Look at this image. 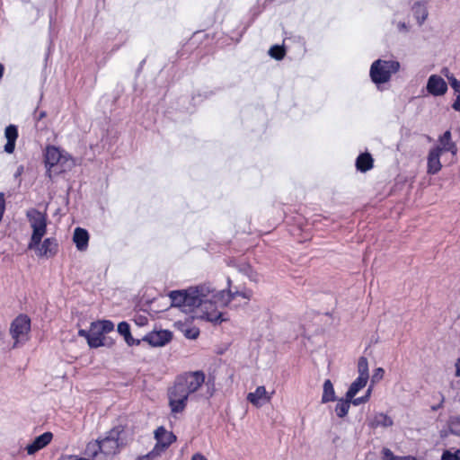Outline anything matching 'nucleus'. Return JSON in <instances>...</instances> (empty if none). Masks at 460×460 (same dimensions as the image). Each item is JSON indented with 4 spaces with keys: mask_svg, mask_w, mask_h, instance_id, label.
I'll use <instances>...</instances> for the list:
<instances>
[{
    "mask_svg": "<svg viewBox=\"0 0 460 460\" xmlns=\"http://www.w3.org/2000/svg\"><path fill=\"white\" fill-rule=\"evenodd\" d=\"M208 296L209 290L207 284L182 290H173L169 294L171 305L181 308L184 313H192L196 308L201 307L202 314L199 318L215 324L226 321L223 314L217 309L208 310Z\"/></svg>",
    "mask_w": 460,
    "mask_h": 460,
    "instance_id": "obj_1",
    "label": "nucleus"
},
{
    "mask_svg": "<svg viewBox=\"0 0 460 460\" xmlns=\"http://www.w3.org/2000/svg\"><path fill=\"white\" fill-rule=\"evenodd\" d=\"M205 374L202 371L187 372L176 377L168 390L169 406L172 413L184 411L189 397H191L204 384Z\"/></svg>",
    "mask_w": 460,
    "mask_h": 460,
    "instance_id": "obj_2",
    "label": "nucleus"
},
{
    "mask_svg": "<svg viewBox=\"0 0 460 460\" xmlns=\"http://www.w3.org/2000/svg\"><path fill=\"white\" fill-rule=\"evenodd\" d=\"M401 65L394 59H376L369 70L372 82L379 87L380 84L390 81L392 75L400 70Z\"/></svg>",
    "mask_w": 460,
    "mask_h": 460,
    "instance_id": "obj_3",
    "label": "nucleus"
},
{
    "mask_svg": "<svg viewBox=\"0 0 460 460\" xmlns=\"http://www.w3.org/2000/svg\"><path fill=\"white\" fill-rule=\"evenodd\" d=\"M26 217L32 228L31 242L28 245L29 249L34 250L41 243L42 237L47 231L46 215L36 208L27 210Z\"/></svg>",
    "mask_w": 460,
    "mask_h": 460,
    "instance_id": "obj_4",
    "label": "nucleus"
},
{
    "mask_svg": "<svg viewBox=\"0 0 460 460\" xmlns=\"http://www.w3.org/2000/svg\"><path fill=\"white\" fill-rule=\"evenodd\" d=\"M155 438L156 443L154 448L146 455L139 456L138 460L157 459L176 440V436L161 426L155 430Z\"/></svg>",
    "mask_w": 460,
    "mask_h": 460,
    "instance_id": "obj_5",
    "label": "nucleus"
},
{
    "mask_svg": "<svg viewBox=\"0 0 460 460\" xmlns=\"http://www.w3.org/2000/svg\"><path fill=\"white\" fill-rule=\"evenodd\" d=\"M123 434L124 427L121 425L115 426L106 432L104 438L99 439L101 453L105 456H114L119 453L120 447L124 445Z\"/></svg>",
    "mask_w": 460,
    "mask_h": 460,
    "instance_id": "obj_6",
    "label": "nucleus"
},
{
    "mask_svg": "<svg viewBox=\"0 0 460 460\" xmlns=\"http://www.w3.org/2000/svg\"><path fill=\"white\" fill-rule=\"evenodd\" d=\"M30 331L31 319L26 314H19L10 325V334L14 340L13 348H16L27 341Z\"/></svg>",
    "mask_w": 460,
    "mask_h": 460,
    "instance_id": "obj_7",
    "label": "nucleus"
},
{
    "mask_svg": "<svg viewBox=\"0 0 460 460\" xmlns=\"http://www.w3.org/2000/svg\"><path fill=\"white\" fill-rule=\"evenodd\" d=\"M209 290V296H208V310L217 309V307L227 306L233 300V295L231 289H223L217 291L210 284H207Z\"/></svg>",
    "mask_w": 460,
    "mask_h": 460,
    "instance_id": "obj_8",
    "label": "nucleus"
},
{
    "mask_svg": "<svg viewBox=\"0 0 460 460\" xmlns=\"http://www.w3.org/2000/svg\"><path fill=\"white\" fill-rule=\"evenodd\" d=\"M427 91L433 96L444 95L447 91L446 81L438 75H431L427 82Z\"/></svg>",
    "mask_w": 460,
    "mask_h": 460,
    "instance_id": "obj_9",
    "label": "nucleus"
},
{
    "mask_svg": "<svg viewBox=\"0 0 460 460\" xmlns=\"http://www.w3.org/2000/svg\"><path fill=\"white\" fill-rule=\"evenodd\" d=\"M172 339V333L169 331L162 330L152 332L145 335L142 341H146L153 347H162L168 343Z\"/></svg>",
    "mask_w": 460,
    "mask_h": 460,
    "instance_id": "obj_10",
    "label": "nucleus"
},
{
    "mask_svg": "<svg viewBox=\"0 0 460 460\" xmlns=\"http://www.w3.org/2000/svg\"><path fill=\"white\" fill-rule=\"evenodd\" d=\"M438 146L434 148H438L439 152H449L452 155H456L457 146L456 144L452 140V135L450 130H447L438 137Z\"/></svg>",
    "mask_w": 460,
    "mask_h": 460,
    "instance_id": "obj_11",
    "label": "nucleus"
},
{
    "mask_svg": "<svg viewBox=\"0 0 460 460\" xmlns=\"http://www.w3.org/2000/svg\"><path fill=\"white\" fill-rule=\"evenodd\" d=\"M53 438V434L51 432H45L40 436H38L32 443L29 444L26 447V450L28 455H33L39 450L42 449L46 446H48Z\"/></svg>",
    "mask_w": 460,
    "mask_h": 460,
    "instance_id": "obj_12",
    "label": "nucleus"
},
{
    "mask_svg": "<svg viewBox=\"0 0 460 460\" xmlns=\"http://www.w3.org/2000/svg\"><path fill=\"white\" fill-rule=\"evenodd\" d=\"M440 156L441 153L438 148H431L429 150L427 159V172L429 174H436L441 170Z\"/></svg>",
    "mask_w": 460,
    "mask_h": 460,
    "instance_id": "obj_13",
    "label": "nucleus"
},
{
    "mask_svg": "<svg viewBox=\"0 0 460 460\" xmlns=\"http://www.w3.org/2000/svg\"><path fill=\"white\" fill-rule=\"evenodd\" d=\"M247 400L256 407H261L266 402H270V396L268 395L266 388L261 385L258 386L252 393H249Z\"/></svg>",
    "mask_w": 460,
    "mask_h": 460,
    "instance_id": "obj_14",
    "label": "nucleus"
},
{
    "mask_svg": "<svg viewBox=\"0 0 460 460\" xmlns=\"http://www.w3.org/2000/svg\"><path fill=\"white\" fill-rule=\"evenodd\" d=\"M4 137L7 140L4 150L7 154H13L15 148V142L18 137V128L15 125H9L5 128Z\"/></svg>",
    "mask_w": 460,
    "mask_h": 460,
    "instance_id": "obj_15",
    "label": "nucleus"
},
{
    "mask_svg": "<svg viewBox=\"0 0 460 460\" xmlns=\"http://www.w3.org/2000/svg\"><path fill=\"white\" fill-rule=\"evenodd\" d=\"M73 242L78 251H85L88 248L89 243V234L87 230L76 227L74 231Z\"/></svg>",
    "mask_w": 460,
    "mask_h": 460,
    "instance_id": "obj_16",
    "label": "nucleus"
},
{
    "mask_svg": "<svg viewBox=\"0 0 460 460\" xmlns=\"http://www.w3.org/2000/svg\"><path fill=\"white\" fill-rule=\"evenodd\" d=\"M39 256H52L57 252L58 243L54 238H46L37 246Z\"/></svg>",
    "mask_w": 460,
    "mask_h": 460,
    "instance_id": "obj_17",
    "label": "nucleus"
},
{
    "mask_svg": "<svg viewBox=\"0 0 460 460\" xmlns=\"http://www.w3.org/2000/svg\"><path fill=\"white\" fill-rule=\"evenodd\" d=\"M393 424L394 420L392 418L383 412L376 413L373 418L368 420V426L372 429L378 427L389 428L393 426Z\"/></svg>",
    "mask_w": 460,
    "mask_h": 460,
    "instance_id": "obj_18",
    "label": "nucleus"
},
{
    "mask_svg": "<svg viewBox=\"0 0 460 460\" xmlns=\"http://www.w3.org/2000/svg\"><path fill=\"white\" fill-rule=\"evenodd\" d=\"M414 18L419 25H422L428 17V8L425 2H416L411 7Z\"/></svg>",
    "mask_w": 460,
    "mask_h": 460,
    "instance_id": "obj_19",
    "label": "nucleus"
},
{
    "mask_svg": "<svg viewBox=\"0 0 460 460\" xmlns=\"http://www.w3.org/2000/svg\"><path fill=\"white\" fill-rule=\"evenodd\" d=\"M60 159L61 152L58 147L54 146H47L45 151V163L47 166L53 167L58 164Z\"/></svg>",
    "mask_w": 460,
    "mask_h": 460,
    "instance_id": "obj_20",
    "label": "nucleus"
},
{
    "mask_svg": "<svg viewBox=\"0 0 460 460\" xmlns=\"http://www.w3.org/2000/svg\"><path fill=\"white\" fill-rule=\"evenodd\" d=\"M374 160L369 153L360 154L356 159V167L361 172H366L373 168Z\"/></svg>",
    "mask_w": 460,
    "mask_h": 460,
    "instance_id": "obj_21",
    "label": "nucleus"
},
{
    "mask_svg": "<svg viewBox=\"0 0 460 460\" xmlns=\"http://www.w3.org/2000/svg\"><path fill=\"white\" fill-rule=\"evenodd\" d=\"M118 332L124 337L125 341L128 346L139 345L141 342L140 340H136L132 337L130 326L127 322H120L118 324Z\"/></svg>",
    "mask_w": 460,
    "mask_h": 460,
    "instance_id": "obj_22",
    "label": "nucleus"
},
{
    "mask_svg": "<svg viewBox=\"0 0 460 460\" xmlns=\"http://www.w3.org/2000/svg\"><path fill=\"white\" fill-rule=\"evenodd\" d=\"M446 71L448 73L447 69H446ZM445 75L456 95V100L452 104V108L456 111H460V81H458L453 75Z\"/></svg>",
    "mask_w": 460,
    "mask_h": 460,
    "instance_id": "obj_23",
    "label": "nucleus"
},
{
    "mask_svg": "<svg viewBox=\"0 0 460 460\" xmlns=\"http://www.w3.org/2000/svg\"><path fill=\"white\" fill-rule=\"evenodd\" d=\"M368 379L358 376L355 381L350 385L349 387L346 397L349 399H353L355 395L363 388L366 386L367 382Z\"/></svg>",
    "mask_w": 460,
    "mask_h": 460,
    "instance_id": "obj_24",
    "label": "nucleus"
},
{
    "mask_svg": "<svg viewBox=\"0 0 460 460\" xmlns=\"http://www.w3.org/2000/svg\"><path fill=\"white\" fill-rule=\"evenodd\" d=\"M92 330H96L102 335L114 330V323L110 320L97 321L91 323Z\"/></svg>",
    "mask_w": 460,
    "mask_h": 460,
    "instance_id": "obj_25",
    "label": "nucleus"
},
{
    "mask_svg": "<svg viewBox=\"0 0 460 460\" xmlns=\"http://www.w3.org/2000/svg\"><path fill=\"white\" fill-rule=\"evenodd\" d=\"M237 270L239 272L245 275L251 281L258 282L259 281V274L252 269V267L246 262H241L237 265Z\"/></svg>",
    "mask_w": 460,
    "mask_h": 460,
    "instance_id": "obj_26",
    "label": "nucleus"
},
{
    "mask_svg": "<svg viewBox=\"0 0 460 460\" xmlns=\"http://www.w3.org/2000/svg\"><path fill=\"white\" fill-rule=\"evenodd\" d=\"M336 400L333 385L331 380L327 379L323 383V392L322 396V402L326 403Z\"/></svg>",
    "mask_w": 460,
    "mask_h": 460,
    "instance_id": "obj_27",
    "label": "nucleus"
},
{
    "mask_svg": "<svg viewBox=\"0 0 460 460\" xmlns=\"http://www.w3.org/2000/svg\"><path fill=\"white\" fill-rule=\"evenodd\" d=\"M352 399L345 397V399H340L335 406V413L339 418L345 417L349 410Z\"/></svg>",
    "mask_w": 460,
    "mask_h": 460,
    "instance_id": "obj_28",
    "label": "nucleus"
},
{
    "mask_svg": "<svg viewBox=\"0 0 460 460\" xmlns=\"http://www.w3.org/2000/svg\"><path fill=\"white\" fill-rule=\"evenodd\" d=\"M104 339V336L96 330L91 329V335L88 337L87 343L91 348H98L105 345Z\"/></svg>",
    "mask_w": 460,
    "mask_h": 460,
    "instance_id": "obj_29",
    "label": "nucleus"
},
{
    "mask_svg": "<svg viewBox=\"0 0 460 460\" xmlns=\"http://www.w3.org/2000/svg\"><path fill=\"white\" fill-rule=\"evenodd\" d=\"M358 376H361V377H364V378H367V379L369 378L368 362H367V358L360 357L358 358Z\"/></svg>",
    "mask_w": 460,
    "mask_h": 460,
    "instance_id": "obj_30",
    "label": "nucleus"
},
{
    "mask_svg": "<svg viewBox=\"0 0 460 460\" xmlns=\"http://www.w3.org/2000/svg\"><path fill=\"white\" fill-rule=\"evenodd\" d=\"M85 452L89 456H96L97 454L101 452V444L99 439L89 442L86 446Z\"/></svg>",
    "mask_w": 460,
    "mask_h": 460,
    "instance_id": "obj_31",
    "label": "nucleus"
},
{
    "mask_svg": "<svg viewBox=\"0 0 460 460\" xmlns=\"http://www.w3.org/2000/svg\"><path fill=\"white\" fill-rule=\"evenodd\" d=\"M285 49L282 46L274 45L269 50V55L276 60H281L285 56Z\"/></svg>",
    "mask_w": 460,
    "mask_h": 460,
    "instance_id": "obj_32",
    "label": "nucleus"
},
{
    "mask_svg": "<svg viewBox=\"0 0 460 460\" xmlns=\"http://www.w3.org/2000/svg\"><path fill=\"white\" fill-rule=\"evenodd\" d=\"M449 430L452 434L460 437V415L453 417L449 421Z\"/></svg>",
    "mask_w": 460,
    "mask_h": 460,
    "instance_id": "obj_33",
    "label": "nucleus"
},
{
    "mask_svg": "<svg viewBox=\"0 0 460 460\" xmlns=\"http://www.w3.org/2000/svg\"><path fill=\"white\" fill-rule=\"evenodd\" d=\"M252 289H249V288H244L242 290H235V291H232V295H233V300L236 297V296H241L243 298H245L247 300H250L252 296Z\"/></svg>",
    "mask_w": 460,
    "mask_h": 460,
    "instance_id": "obj_34",
    "label": "nucleus"
},
{
    "mask_svg": "<svg viewBox=\"0 0 460 460\" xmlns=\"http://www.w3.org/2000/svg\"><path fill=\"white\" fill-rule=\"evenodd\" d=\"M441 460H460V449H457L455 453L445 450L442 454Z\"/></svg>",
    "mask_w": 460,
    "mask_h": 460,
    "instance_id": "obj_35",
    "label": "nucleus"
},
{
    "mask_svg": "<svg viewBox=\"0 0 460 460\" xmlns=\"http://www.w3.org/2000/svg\"><path fill=\"white\" fill-rule=\"evenodd\" d=\"M382 460H400V458L395 456L391 449L384 447L382 449Z\"/></svg>",
    "mask_w": 460,
    "mask_h": 460,
    "instance_id": "obj_36",
    "label": "nucleus"
},
{
    "mask_svg": "<svg viewBox=\"0 0 460 460\" xmlns=\"http://www.w3.org/2000/svg\"><path fill=\"white\" fill-rule=\"evenodd\" d=\"M385 374V370L382 367H377L374 370V373L371 377L372 383H377L380 381Z\"/></svg>",
    "mask_w": 460,
    "mask_h": 460,
    "instance_id": "obj_37",
    "label": "nucleus"
},
{
    "mask_svg": "<svg viewBox=\"0 0 460 460\" xmlns=\"http://www.w3.org/2000/svg\"><path fill=\"white\" fill-rule=\"evenodd\" d=\"M184 334L187 338L194 340L199 336V331L197 328H190L185 330Z\"/></svg>",
    "mask_w": 460,
    "mask_h": 460,
    "instance_id": "obj_38",
    "label": "nucleus"
},
{
    "mask_svg": "<svg viewBox=\"0 0 460 460\" xmlns=\"http://www.w3.org/2000/svg\"><path fill=\"white\" fill-rule=\"evenodd\" d=\"M438 397L439 399L438 404L431 406V410L434 411H436L439 410L440 408H442L443 404H444V401H445L444 395L441 393H438Z\"/></svg>",
    "mask_w": 460,
    "mask_h": 460,
    "instance_id": "obj_39",
    "label": "nucleus"
},
{
    "mask_svg": "<svg viewBox=\"0 0 460 460\" xmlns=\"http://www.w3.org/2000/svg\"><path fill=\"white\" fill-rule=\"evenodd\" d=\"M4 210H5V202L4 199V195L2 193H0V222L3 219Z\"/></svg>",
    "mask_w": 460,
    "mask_h": 460,
    "instance_id": "obj_40",
    "label": "nucleus"
},
{
    "mask_svg": "<svg viewBox=\"0 0 460 460\" xmlns=\"http://www.w3.org/2000/svg\"><path fill=\"white\" fill-rule=\"evenodd\" d=\"M147 318L144 315H138L135 318V323L139 325V326H143L145 324L147 323Z\"/></svg>",
    "mask_w": 460,
    "mask_h": 460,
    "instance_id": "obj_41",
    "label": "nucleus"
},
{
    "mask_svg": "<svg viewBox=\"0 0 460 460\" xmlns=\"http://www.w3.org/2000/svg\"><path fill=\"white\" fill-rule=\"evenodd\" d=\"M367 397H364V396H361V397H358V398H353L351 400V403L354 404L355 406H358L360 404H363L365 402H367Z\"/></svg>",
    "mask_w": 460,
    "mask_h": 460,
    "instance_id": "obj_42",
    "label": "nucleus"
},
{
    "mask_svg": "<svg viewBox=\"0 0 460 460\" xmlns=\"http://www.w3.org/2000/svg\"><path fill=\"white\" fill-rule=\"evenodd\" d=\"M46 111H35V114H34V119L37 120V121H40V119H42L43 118L46 117Z\"/></svg>",
    "mask_w": 460,
    "mask_h": 460,
    "instance_id": "obj_43",
    "label": "nucleus"
},
{
    "mask_svg": "<svg viewBox=\"0 0 460 460\" xmlns=\"http://www.w3.org/2000/svg\"><path fill=\"white\" fill-rule=\"evenodd\" d=\"M78 335H79L80 337H84V338H85V339L88 341V337L91 335V331H90V332H88V331H86V330H83V329H81V330H79V331H78Z\"/></svg>",
    "mask_w": 460,
    "mask_h": 460,
    "instance_id": "obj_44",
    "label": "nucleus"
},
{
    "mask_svg": "<svg viewBox=\"0 0 460 460\" xmlns=\"http://www.w3.org/2000/svg\"><path fill=\"white\" fill-rule=\"evenodd\" d=\"M397 28L401 31H408V25L404 22H399L397 23Z\"/></svg>",
    "mask_w": 460,
    "mask_h": 460,
    "instance_id": "obj_45",
    "label": "nucleus"
},
{
    "mask_svg": "<svg viewBox=\"0 0 460 460\" xmlns=\"http://www.w3.org/2000/svg\"><path fill=\"white\" fill-rule=\"evenodd\" d=\"M456 376L460 377V358L456 362Z\"/></svg>",
    "mask_w": 460,
    "mask_h": 460,
    "instance_id": "obj_46",
    "label": "nucleus"
},
{
    "mask_svg": "<svg viewBox=\"0 0 460 460\" xmlns=\"http://www.w3.org/2000/svg\"><path fill=\"white\" fill-rule=\"evenodd\" d=\"M191 460H208L204 456L200 455V454H195Z\"/></svg>",
    "mask_w": 460,
    "mask_h": 460,
    "instance_id": "obj_47",
    "label": "nucleus"
},
{
    "mask_svg": "<svg viewBox=\"0 0 460 460\" xmlns=\"http://www.w3.org/2000/svg\"><path fill=\"white\" fill-rule=\"evenodd\" d=\"M400 460H418L415 456H399Z\"/></svg>",
    "mask_w": 460,
    "mask_h": 460,
    "instance_id": "obj_48",
    "label": "nucleus"
},
{
    "mask_svg": "<svg viewBox=\"0 0 460 460\" xmlns=\"http://www.w3.org/2000/svg\"><path fill=\"white\" fill-rule=\"evenodd\" d=\"M371 391H372V388H371V387H369V388L367 390V392H366L365 395H363L364 397H367V401H368V400H369V398H370Z\"/></svg>",
    "mask_w": 460,
    "mask_h": 460,
    "instance_id": "obj_49",
    "label": "nucleus"
},
{
    "mask_svg": "<svg viewBox=\"0 0 460 460\" xmlns=\"http://www.w3.org/2000/svg\"><path fill=\"white\" fill-rule=\"evenodd\" d=\"M4 66L2 64H0V79L3 77V75H4Z\"/></svg>",
    "mask_w": 460,
    "mask_h": 460,
    "instance_id": "obj_50",
    "label": "nucleus"
},
{
    "mask_svg": "<svg viewBox=\"0 0 460 460\" xmlns=\"http://www.w3.org/2000/svg\"><path fill=\"white\" fill-rule=\"evenodd\" d=\"M227 285H228V288H230V285H231V279L228 278L227 279Z\"/></svg>",
    "mask_w": 460,
    "mask_h": 460,
    "instance_id": "obj_51",
    "label": "nucleus"
},
{
    "mask_svg": "<svg viewBox=\"0 0 460 460\" xmlns=\"http://www.w3.org/2000/svg\"><path fill=\"white\" fill-rule=\"evenodd\" d=\"M22 170H23V168H22V167H20V168L18 169L17 173H21Z\"/></svg>",
    "mask_w": 460,
    "mask_h": 460,
    "instance_id": "obj_52",
    "label": "nucleus"
}]
</instances>
